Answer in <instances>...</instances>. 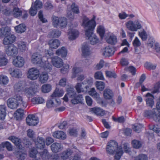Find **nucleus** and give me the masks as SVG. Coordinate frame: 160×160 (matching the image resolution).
Here are the masks:
<instances>
[{
  "label": "nucleus",
  "mask_w": 160,
  "mask_h": 160,
  "mask_svg": "<svg viewBox=\"0 0 160 160\" xmlns=\"http://www.w3.org/2000/svg\"><path fill=\"white\" fill-rule=\"evenodd\" d=\"M82 25L85 29V35L86 39L89 40L92 44L94 45L98 43V40L93 32L96 26V22L94 19L89 20V19L86 16H83Z\"/></svg>",
  "instance_id": "obj_1"
},
{
  "label": "nucleus",
  "mask_w": 160,
  "mask_h": 160,
  "mask_svg": "<svg viewBox=\"0 0 160 160\" xmlns=\"http://www.w3.org/2000/svg\"><path fill=\"white\" fill-rule=\"evenodd\" d=\"M107 152L112 154L116 152L115 158L119 160L123 153L122 148L118 147V143L114 140H111L107 144L106 148Z\"/></svg>",
  "instance_id": "obj_2"
},
{
  "label": "nucleus",
  "mask_w": 160,
  "mask_h": 160,
  "mask_svg": "<svg viewBox=\"0 0 160 160\" xmlns=\"http://www.w3.org/2000/svg\"><path fill=\"white\" fill-rule=\"evenodd\" d=\"M7 105L9 108L12 109H16L18 106L23 108L27 106V104L22 97L18 94L16 95L13 98H9L7 101Z\"/></svg>",
  "instance_id": "obj_3"
},
{
  "label": "nucleus",
  "mask_w": 160,
  "mask_h": 160,
  "mask_svg": "<svg viewBox=\"0 0 160 160\" xmlns=\"http://www.w3.org/2000/svg\"><path fill=\"white\" fill-rule=\"evenodd\" d=\"M68 97L72 98L71 100V102L73 104L81 103L83 100L82 95H77L76 92L72 89L68 90L67 93L65 95L63 99L65 101L67 102L68 101Z\"/></svg>",
  "instance_id": "obj_4"
},
{
  "label": "nucleus",
  "mask_w": 160,
  "mask_h": 160,
  "mask_svg": "<svg viewBox=\"0 0 160 160\" xmlns=\"http://www.w3.org/2000/svg\"><path fill=\"white\" fill-rule=\"evenodd\" d=\"M52 24L55 27L59 26L61 28H64L67 24V21L64 17L58 18L55 16L52 17Z\"/></svg>",
  "instance_id": "obj_5"
},
{
  "label": "nucleus",
  "mask_w": 160,
  "mask_h": 160,
  "mask_svg": "<svg viewBox=\"0 0 160 160\" xmlns=\"http://www.w3.org/2000/svg\"><path fill=\"white\" fill-rule=\"evenodd\" d=\"M155 108H153L152 110H146L144 112V116L148 118H152L156 122H160V117L158 115V112Z\"/></svg>",
  "instance_id": "obj_6"
},
{
  "label": "nucleus",
  "mask_w": 160,
  "mask_h": 160,
  "mask_svg": "<svg viewBox=\"0 0 160 160\" xmlns=\"http://www.w3.org/2000/svg\"><path fill=\"white\" fill-rule=\"evenodd\" d=\"M39 70L35 68L29 69L27 74V77L31 80H35L38 78L39 75Z\"/></svg>",
  "instance_id": "obj_7"
},
{
  "label": "nucleus",
  "mask_w": 160,
  "mask_h": 160,
  "mask_svg": "<svg viewBox=\"0 0 160 160\" xmlns=\"http://www.w3.org/2000/svg\"><path fill=\"white\" fill-rule=\"evenodd\" d=\"M27 124L30 126H34L39 122L38 118L34 114L29 115L26 118Z\"/></svg>",
  "instance_id": "obj_8"
},
{
  "label": "nucleus",
  "mask_w": 160,
  "mask_h": 160,
  "mask_svg": "<svg viewBox=\"0 0 160 160\" xmlns=\"http://www.w3.org/2000/svg\"><path fill=\"white\" fill-rule=\"evenodd\" d=\"M5 52L9 56H15L18 53V48L13 44H11L6 48Z\"/></svg>",
  "instance_id": "obj_9"
},
{
  "label": "nucleus",
  "mask_w": 160,
  "mask_h": 160,
  "mask_svg": "<svg viewBox=\"0 0 160 160\" xmlns=\"http://www.w3.org/2000/svg\"><path fill=\"white\" fill-rule=\"evenodd\" d=\"M16 39V37L14 34L11 33L4 37L3 43L5 45H10L14 42Z\"/></svg>",
  "instance_id": "obj_10"
},
{
  "label": "nucleus",
  "mask_w": 160,
  "mask_h": 160,
  "mask_svg": "<svg viewBox=\"0 0 160 160\" xmlns=\"http://www.w3.org/2000/svg\"><path fill=\"white\" fill-rule=\"evenodd\" d=\"M102 55L105 57L112 56L114 52V50L113 48L109 46L103 48L101 50Z\"/></svg>",
  "instance_id": "obj_11"
},
{
  "label": "nucleus",
  "mask_w": 160,
  "mask_h": 160,
  "mask_svg": "<svg viewBox=\"0 0 160 160\" xmlns=\"http://www.w3.org/2000/svg\"><path fill=\"white\" fill-rule=\"evenodd\" d=\"M42 56L38 53H33L31 58L32 62L35 64L41 63L42 62Z\"/></svg>",
  "instance_id": "obj_12"
},
{
  "label": "nucleus",
  "mask_w": 160,
  "mask_h": 160,
  "mask_svg": "<svg viewBox=\"0 0 160 160\" xmlns=\"http://www.w3.org/2000/svg\"><path fill=\"white\" fill-rule=\"evenodd\" d=\"M145 97L146 98L145 100L146 105L148 107L152 108L154 104V98L153 96L151 93H148L146 95Z\"/></svg>",
  "instance_id": "obj_13"
},
{
  "label": "nucleus",
  "mask_w": 160,
  "mask_h": 160,
  "mask_svg": "<svg viewBox=\"0 0 160 160\" xmlns=\"http://www.w3.org/2000/svg\"><path fill=\"white\" fill-rule=\"evenodd\" d=\"M24 92L25 94L28 97H32L35 95L37 92L35 88L32 87L25 88Z\"/></svg>",
  "instance_id": "obj_14"
},
{
  "label": "nucleus",
  "mask_w": 160,
  "mask_h": 160,
  "mask_svg": "<svg viewBox=\"0 0 160 160\" xmlns=\"http://www.w3.org/2000/svg\"><path fill=\"white\" fill-rule=\"evenodd\" d=\"M24 63L23 58L20 56H17L13 61V64L16 67H22Z\"/></svg>",
  "instance_id": "obj_15"
},
{
  "label": "nucleus",
  "mask_w": 160,
  "mask_h": 160,
  "mask_svg": "<svg viewBox=\"0 0 160 160\" xmlns=\"http://www.w3.org/2000/svg\"><path fill=\"white\" fill-rule=\"evenodd\" d=\"M52 62L53 65L57 68H60L63 65L62 60L58 57L53 58Z\"/></svg>",
  "instance_id": "obj_16"
},
{
  "label": "nucleus",
  "mask_w": 160,
  "mask_h": 160,
  "mask_svg": "<svg viewBox=\"0 0 160 160\" xmlns=\"http://www.w3.org/2000/svg\"><path fill=\"white\" fill-rule=\"evenodd\" d=\"M10 28L7 26L1 28L0 29V37L3 38L11 33Z\"/></svg>",
  "instance_id": "obj_17"
},
{
  "label": "nucleus",
  "mask_w": 160,
  "mask_h": 160,
  "mask_svg": "<svg viewBox=\"0 0 160 160\" xmlns=\"http://www.w3.org/2000/svg\"><path fill=\"white\" fill-rule=\"evenodd\" d=\"M35 146L38 149H42L44 148V140L42 137H38L35 141Z\"/></svg>",
  "instance_id": "obj_18"
},
{
  "label": "nucleus",
  "mask_w": 160,
  "mask_h": 160,
  "mask_svg": "<svg viewBox=\"0 0 160 160\" xmlns=\"http://www.w3.org/2000/svg\"><path fill=\"white\" fill-rule=\"evenodd\" d=\"M9 74L13 77L19 78L22 75L21 71L18 69H14L10 68L8 69Z\"/></svg>",
  "instance_id": "obj_19"
},
{
  "label": "nucleus",
  "mask_w": 160,
  "mask_h": 160,
  "mask_svg": "<svg viewBox=\"0 0 160 160\" xmlns=\"http://www.w3.org/2000/svg\"><path fill=\"white\" fill-rule=\"evenodd\" d=\"M104 98L106 99H112L113 97V93L112 90L109 88L105 89L103 92Z\"/></svg>",
  "instance_id": "obj_20"
},
{
  "label": "nucleus",
  "mask_w": 160,
  "mask_h": 160,
  "mask_svg": "<svg viewBox=\"0 0 160 160\" xmlns=\"http://www.w3.org/2000/svg\"><path fill=\"white\" fill-rule=\"evenodd\" d=\"M79 35L78 31L74 29H71L69 30L68 35L69 38L71 40H74L78 37Z\"/></svg>",
  "instance_id": "obj_21"
},
{
  "label": "nucleus",
  "mask_w": 160,
  "mask_h": 160,
  "mask_svg": "<svg viewBox=\"0 0 160 160\" xmlns=\"http://www.w3.org/2000/svg\"><path fill=\"white\" fill-rule=\"evenodd\" d=\"M50 147L52 152L54 153L59 152L61 150L62 146L59 143H54L51 145Z\"/></svg>",
  "instance_id": "obj_22"
},
{
  "label": "nucleus",
  "mask_w": 160,
  "mask_h": 160,
  "mask_svg": "<svg viewBox=\"0 0 160 160\" xmlns=\"http://www.w3.org/2000/svg\"><path fill=\"white\" fill-rule=\"evenodd\" d=\"M54 137L61 139H64L66 138V135L62 131H56L53 133Z\"/></svg>",
  "instance_id": "obj_23"
},
{
  "label": "nucleus",
  "mask_w": 160,
  "mask_h": 160,
  "mask_svg": "<svg viewBox=\"0 0 160 160\" xmlns=\"http://www.w3.org/2000/svg\"><path fill=\"white\" fill-rule=\"evenodd\" d=\"M8 139L13 142L19 149H21V140L19 138L14 136H11L8 138Z\"/></svg>",
  "instance_id": "obj_24"
},
{
  "label": "nucleus",
  "mask_w": 160,
  "mask_h": 160,
  "mask_svg": "<svg viewBox=\"0 0 160 160\" xmlns=\"http://www.w3.org/2000/svg\"><path fill=\"white\" fill-rule=\"evenodd\" d=\"M18 49L22 52H24L27 49L26 43L22 41H18L17 42Z\"/></svg>",
  "instance_id": "obj_25"
},
{
  "label": "nucleus",
  "mask_w": 160,
  "mask_h": 160,
  "mask_svg": "<svg viewBox=\"0 0 160 160\" xmlns=\"http://www.w3.org/2000/svg\"><path fill=\"white\" fill-rule=\"evenodd\" d=\"M22 13V11L18 8H14L11 14L14 17L18 18L21 16Z\"/></svg>",
  "instance_id": "obj_26"
},
{
  "label": "nucleus",
  "mask_w": 160,
  "mask_h": 160,
  "mask_svg": "<svg viewBox=\"0 0 160 160\" xmlns=\"http://www.w3.org/2000/svg\"><path fill=\"white\" fill-rule=\"evenodd\" d=\"M82 55L85 57L88 56L90 54V48L87 44H85L82 46Z\"/></svg>",
  "instance_id": "obj_27"
},
{
  "label": "nucleus",
  "mask_w": 160,
  "mask_h": 160,
  "mask_svg": "<svg viewBox=\"0 0 160 160\" xmlns=\"http://www.w3.org/2000/svg\"><path fill=\"white\" fill-rule=\"evenodd\" d=\"M73 153V152L70 149H68L67 150L63 152L61 155L62 159L66 160L67 159L69 156L71 155Z\"/></svg>",
  "instance_id": "obj_28"
},
{
  "label": "nucleus",
  "mask_w": 160,
  "mask_h": 160,
  "mask_svg": "<svg viewBox=\"0 0 160 160\" xmlns=\"http://www.w3.org/2000/svg\"><path fill=\"white\" fill-rule=\"evenodd\" d=\"M32 102L34 104H42L45 102L44 99L42 97H36L31 99Z\"/></svg>",
  "instance_id": "obj_29"
},
{
  "label": "nucleus",
  "mask_w": 160,
  "mask_h": 160,
  "mask_svg": "<svg viewBox=\"0 0 160 160\" xmlns=\"http://www.w3.org/2000/svg\"><path fill=\"white\" fill-rule=\"evenodd\" d=\"M15 29L18 33H22L24 32L26 30V26L24 24L22 23L16 26Z\"/></svg>",
  "instance_id": "obj_30"
},
{
  "label": "nucleus",
  "mask_w": 160,
  "mask_h": 160,
  "mask_svg": "<svg viewBox=\"0 0 160 160\" xmlns=\"http://www.w3.org/2000/svg\"><path fill=\"white\" fill-rule=\"evenodd\" d=\"M48 44L50 48L56 49L59 46L60 42L57 39L51 40L49 41Z\"/></svg>",
  "instance_id": "obj_31"
},
{
  "label": "nucleus",
  "mask_w": 160,
  "mask_h": 160,
  "mask_svg": "<svg viewBox=\"0 0 160 160\" xmlns=\"http://www.w3.org/2000/svg\"><path fill=\"white\" fill-rule=\"evenodd\" d=\"M6 107L5 105H0V119L3 120L6 115Z\"/></svg>",
  "instance_id": "obj_32"
},
{
  "label": "nucleus",
  "mask_w": 160,
  "mask_h": 160,
  "mask_svg": "<svg viewBox=\"0 0 160 160\" xmlns=\"http://www.w3.org/2000/svg\"><path fill=\"white\" fill-rule=\"evenodd\" d=\"M48 78V74L46 72H42L40 75L39 78V81L42 83H45Z\"/></svg>",
  "instance_id": "obj_33"
},
{
  "label": "nucleus",
  "mask_w": 160,
  "mask_h": 160,
  "mask_svg": "<svg viewBox=\"0 0 160 160\" xmlns=\"http://www.w3.org/2000/svg\"><path fill=\"white\" fill-rule=\"evenodd\" d=\"M67 53V50L64 47H62L61 49H58L56 51V54L58 55L61 56L62 57H66Z\"/></svg>",
  "instance_id": "obj_34"
},
{
  "label": "nucleus",
  "mask_w": 160,
  "mask_h": 160,
  "mask_svg": "<svg viewBox=\"0 0 160 160\" xmlns=\"http://www.w3.org/2000/svg\"><path fill=\"white\" fill-rule=\"evenodd\" d=\"M127 28L129 30L132 31H136L134 22L132 21H129L125 23Z\"/></svg>",
  "instance_id": "obj_35"
},
{
  "label": "nucleus",
  "mask_w": 160,
  "mask_h": 160,
  "mask_svg": "<svg viewBox=\"0 0 160 160\" xmlns=\"http://www.w3.org/2000/svg\"><path fill=\"white\" fill-rule=\"evenodd\" d=\"M106 41L108 43L114 45L117 42V38L114 35H111L108 38H106Z\"/></svg>",
  "instance_id": "obj_36"
},
{
  "label": "nucleus",
  "mask_w": 160,
  "mask_h": 160,
  "mask_svg": "<svg viewBox=\"0 0 160 160\" xmlns=\"http://www.w3.org/2000/svg\"><path fill=\"white\" fill-rule=\"evenodd\" d=\"M14 115L18 120H21L24 115V110L21 108L17 110L14 113Z\"/></svg>",
  "instance_id": "obj_37"
},
{
  "label": "nucleus",
  "mask_w": 160,
  "mask_h": 160,
  "mask_svg": "<svg viewBox=\"0 0 160 160\" xmlns=\"http://www.w3.org/2000/svg\"><path fill=\"white\" fill-rule=\"evenodd\" d=\"M92 111L96 114L102 116L105 114V111L99 108H93L92 109Z\"/></svg>",
  "instance_id": "obj_38"
},
{
  "label": "nucleus",
  "mask_w": 160,
  "mask_h": 160,
  "mask_svg": "<svg viewBox=\"0 0 160 160\" xmlns=\"http://www.w3.org/2000/svg\"><path fill=\"white\" fill-rule=\"evenodd\" d=\"M64 93L63 90L62 89L59 90L56 89L54 91L51 96L52 98H56L57 97H60L62 96Z\"/></svg>",
  "instance_id": "obj_39"
},
{
  "label": "nucleus",
  "mask_w": 160,
  "mask_h": 160,
  "mask_svg": "<svg viewBox=\"0 0 160 160\" xmlns=\"http://www.w3.org/2000/svg\"><path fill=\"white\" fill-rule=\"evenodd\" d=\"M8 78L7 76L3 75H0V84L5 85L8 83Z\"/></svg>",
  "instance_id": "obj_40"
},
{
  "label": "nucleus",
  "mask_w": 160,
  "mask_h": 160,
  "mask_svg": "<svg viewBox=\"0 0 160 160\" xmlns=\"http://www.w3.org/2000/svg\"><path fill=\"white\" fill-rule=\"evenodd\" d=\"M24 83V82L22 81L16 83L14 86V90L16 92L20 91Z\"/></svg>",
  "instance_id": "obj_41"
},
{
  "label": "nucleus",
  "mask_w": 160,
  "mask_h": 160,
  "mask_svg": "<svg viewBox=\"0 0 160 160\" xmlns=\"http://www.w3.org/2000/svg\"><path fill=\"white\" fill-rule=\"evenodd\" d=\"M51 90V86L49 84H45L43 85L42 87V91L44 93H48Z\"/></svg>",
  "instance_id": "obj_42"
},
{
  "label": "nucleus",
  "mask_w": 160,
  "mask_h": 160,
  "mask_svg": "<svg viewBox=\"0 0 160 160\" xmlns=\"http://www.w3.org/2000/svg\"><path fill=\"white\" fill-rule=\"evenodd\" d=\"M134 160H148V157L145 154L141 153L135 157Z\"/></svg>",
  "instance_id": "obj_43"
},
{
  "label": "nucleus",
  "mask_w": 160,
  "mask_h": 160,
  "mask_svg": "<svg viewBox=\"0 0 160 160\" xmlns=\"http://www.w3.org/2000/svg\"><path fill=\"white\" fill-rule=\"evenodd\" d=\"M0 147L3 148L6 147L7 149L9 151H12V149L11 144L8 142H2L1 144Z\"/></svg>",
  "instance_id": "obj_44"
},
{
  "label": "nucleus",
  "mask_w": 160,
  "mask_h": 160,
  "mask_svg": "<svg viewBox=\"0 0 160 160\" xmlns=\"http://www.w3.org/2000/svg\"><path fill=\"white\" fill-rule=\"evenodd\" d=\"M83 84V82L78 83L75 86V88L78 93L84 92V88L82 86Z\"/></svg>",
  "instance_id": "obj_45"
},
{
  "label": "nucleus",
  "mask_w": 160,
  "mask_h": 160,
  "mask_svg": "<svg viewBox=\"0 0 160 160\" xmlns=\"http://www.w3.org/2000/svg\"><path fill=\"white\" fill-rule=\"evenodd\" d=\"M97 88L100 91H102L105 87V83L101 81H97L96 84Z\"/></svg>",
  "instance_id": "obj_46"
},
{
  "label": "nucleus",
  "mask_w": 160,
  "mask_h": 160,
  "mask_svg": "<svg viewBox=\"0 0 160 160\" xmlns=\"http://www.w3.org/2000/svg\"><path fill=\"white\" fill-rule=\"evenodd\" d=\"M72 78H74L76 77V74L79 72L82 71V69L79 67H74L72 69Z\"/></svg>",
  "instance_id": "obj_47"
},
{
  "label": "nucleus",
  "mask_w": 160,
  "mask_h": 160,
  "mask_svg": "<svg viewBox=\"0 0 160 160\" xmlns=\"http://www.w3.org/2000/svg\"><path fill=\"white\" fill-rule=\"evenodd\" d=\"M88 93L90 95L94 98H98L99 96V94L96 92L94 88H92Z\"/></svg>",
  "instance_id": "obj_48"
},
{
  "label": "nucleus",
  "mask_w": 160,
  "mask_h": 160,
  "mask_svg": "<svg viewBox=\"0 0 160 160\" xmlns=\"http://www.w3.org/2000/svg\"><path fill=\"white\" fill-rule=\"evenodd\" d=\"M26 156V154L24 152H22V151H18L16 154L17 158L21 160L24 159Z\"/></svg>",
  "instance_id": "obj_49"
},
{
  "label": "nucleus",
  "mask_w": 160,
  "mask_h": 160,
  "mask_svg": "<svg viewBox=\"0 0 160 160\" xmlns=\"http://www.w3.org/2000/svg\"><path fill=\"white\" fill-rule=\"evenodd\" d=\"M50 100H48L47 102L46 106L48 108H51L52 107H55V102L54 101V98Z\"/></svg>",
  "instance_id": "obj_50"
},
{
  "label": "nucleus",
  "mask_w": 160,
  "mask_h": 160,
  "mask_svg": "<svg viewBox=\"0 0 160 160\" xmlns=\"http://www.w3.org/2000/svg\"><path fill=\"white\" fill-rule=\"evenodd\" d=\"M95 79L101 80H104V78L102 73L100 71L96 72L94 75Z\"/></svg>",
  "instance_id": "obj_51"
},
{
  "label": "nucleus",
  "mask_w": 160,
  "mask_h": 160,
  "mask_svg": "<svg viewBox=\"0 0 160 160\" xmlns=\"http://www.w3.org/2000/svg\"><path fill=\"white\" fill-rule=\"evenodd\" d=\"M138 35L142 40L145 41L147 39V35L144 30L139 32Z\"/></svg>",
  "instance_id": "obj_52"
},
{
  "label": "nucleus",
  "mask_w": 160,
  "mask_h": 160,
  "mask_svg": "<svg viewBox=\"0 0 160 160\" xmlns=\"http://www.w3.org/2000/svg\"><path fill=\"white\" fill-rule=\"evenodd\" d=\"M132 144L133 148H139L142 145L141 142L136 140H134L132 141Z\"/></svg>",
  "instance_id": "obj_53"
},
{
  "label": "nucleus",
  "mask_w": 160,
  "mask_h": 160,
  "mask_svg": "<svg viewBox=\"0 0 160 160\" xmlns=\"http://www.w3.org/2000/svg\"><path fill=\"white\" fill-rule=\"evenodd\" d=\"M8 62L7 59L4 56H0V66L6 65Z\"/></svg>",
  "instance_id": "obj_54"
},
{
  "label": "nucleus",
  "mask_w": 160,
  "mask_h": 160,
  "mask_svg": "<svg viewBox=\"0 0 160 160\" xmlns=\"http://www.w3.org/2000/svg\"><path fill=\"white\" fill-rule=\"evenodd\" d=\"M97 32L101 38H102L105 33V29L104 27L102 26H99L98 28Z\"/></svg>",
  "instance_id": "obj_55"
},
{
  "label": "nucleus",
  "mask_w": 160,
  "mask_h": 160,
  "mask_svg": "<svg viewBox=\"0 0 160 160\" xmlns=\"http://www.w3.org/2000/svg\"><path fill=\"white\" fill-rule=\"evenodd\" d=\"M61 34V31L58 30H54L51 32V35L53 37L56 38L59 37Z\"/></svg>",
  "instance_id": "obj_56"
},
{
  "label": "nucleus",
  "mask_w": 160,
  "mask_h": 160,
  "mask_svg": "<svg viewBox=\"0 0 160 160\" xmlns=\"http://www.w3.org/2000/svg\"><path fill=\"white\" fill-rule=\"evenodd\" d=\"M106 75L107 77L109 78H116L117 76L114 72L106 71L105 72Z\"/></svg>",
  "instance_id": "obj_57"
},
{
  "label": "nucleus",
  "mask_w": 160,
  "mask_h": 160,
  "mask_svg": "<svg viewBox=\"0 0 160 160\" xmlns=\"http://www.w3.org/2000/svg\"><path fill=\"white\" fill-rule=\"evenodd\" d=\"M71 8L72 11L75 13L78 14L79 13L78 6L74 3H72Z\"/></svg>",
  "instance_id": "obj_58"
},
{
  "label": "nucleus",
  "mask_w": 160,
  "mask_h": 160,
  "mask_svg": "<svg viewBox=\"0 0 160 160\" xmlns=\"http://www.w3.org/2000/svg\"><path fill=\"white\" fill-rule=\"evenodd\" d=\"M33 8L35 9H40L42 6V2L39 0H36L34 2L33 5H32Z\"/></svg>",
  "instance_id": "obj_59"
},
{
  "label": "nucleus",
  "mask_w": 160,
  "mask_h": 160,
  "mask_svg": "<svg viewBox=\"0 0 160 160\" xmlns=\"http://www.w3.org/2000/svg\"><path fill=\"white\" fill-rule=\"evenodd\" d=\"M145 67L148 69H154L156 68V65H153L149 62H146L145 64Z\"/></svg>",
  "instance_id": "obj_60"
},
{
  "label": "nucleus",
  "mask_w": 160,
  "mask_h": 160,
  "mask_svg": "<svg viewBox=\"0 0 160 160\" xmlns=\"http://www.w3.org/2000/svg\"><path fill=\"white\" fill-rule=\"evenodd\" d=\"M132 44L134 47L136 48L139 47L141 45V43L137 37H135L133 42Z\"/></svg>",
  "instance_id": "obj_61"
},
{
  "label": "nucleus",
  "mask_w": 160,
  "mask_h": 160,
  "mask_svg": "<svg viewBox=\"0 0 160 160\" xmlns=\"http://www.w3.org/2000/svg\"><path fill=\"white\" fill-rule=\"evenodd\" d=\"M142 127L143 126L142 125L138 124L137 125L133 126L132 128L136 132L139 133L141 131V129Z\"/></svg>",
  "instance_id": "obj_62"
},
{
  "label": "nucleus",
  "mask_w": 160,
  "mask_h": 160,
  "mask_svg": "<svg viewBox=\"0 0 160 160\" xmlns=\"http://www.w3.org/2000/svg\"><path fill=\"white\" fill-rule=\"evenodd\" d=\"M43 67L45 69L47 72H49L52 69V66L48 62V61H45Z\"/></svg>",
  "instance_id": "obj_63"
},
{
  "label": "nucleus",
  "mask_w": 160,
  "mask_h": 160,
  "mask_svg": "<svg viewBox=\"0 0 160 160\" xmlns=\"http://www.w3.org/2000/svg\"><path fill=\"white\" fill-rule=\"evenodd\" d=\"M81 152L80 151L77 152L74 156L72 160H82L81 158Z\"/></svg>",
  "instance_id": "obj_64"
}]
</instances>
